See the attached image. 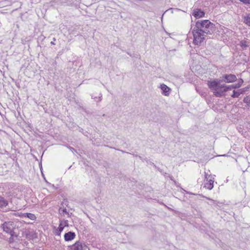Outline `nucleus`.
<instances>
[{
	"label": "nucleus",
	"mask_w": 250,
	"mask_h": 250,
	"mask_svg": "<svg viewBox=\"0 0 250 250\" xmlns=\"http://www.w3.org/2000/svg\"><path fill=\"white\" fill-rule=\"evenodd\" d=\"M208 200H210L209 198H207Z\"/></svg>",
	"instance_id": "obj_30"
},
{
	"label": "nucleus",
	"mask_w": 250,
	"mask_h": 250,
	"mask_svg": "<svg viewBox=\"0 0 250 250\" xmlns=\"http://www.w3.org/2000/svg\"><path fill=\"white\" fill-rule=\"evenodd\" d=\"M24 216L28 217V218L32 220H34L36 218V216L34 214H32V213H25L24 214Z\"/></svg>",
	"instance_id": "obj_16"
},
{
	"label": "nucleus",
	"mask_w": 250,
	"mask_h": 250,
	"mask_svg": "<svg viewBox=\"0 0 250 250\" xmlns=\"http://www.w3.org/2000/svg\"><path fill=\"white\" fill-rule=\"evenodd\" d=\"M243 83V80L242 79H240L239 81V82L238 83H240V87L241 86L242 83Z\"/></svg>",
	"instance_id": "obj_24"
},
{
	"label": "nucleus",
	"mask_w": 250,
	"mask_h": 250,
	"mask_svg": "<svg viewBox=\"0 0 250 250\" xmlns=\"http://www.w3.org/2000/svg\"><path fill=\"white\" fill-rule=\"evenodd\" d=\"M8 205V202L3 198L0 197V208L6 207Z\"/></svg>",
	"instance_id": "obj_14"
},
{
	"label": "nucleus",
	"mask_w": 250,
	"mask_h": 250,
	"mask_svg": "<svg viewBox=\"0 0 250 250\" xmlns=\"http://www.w3.org/2000/svg\"><path fill=\"white\" fill-rule=\"evenodd\" d=\"M119 150V149H118ZM120 151H121L122 153H125L126 152L125 151H124V150H120Z\"/></svg>",
	"instance_id": "obj_27"
},
{
	"label": "nucleus",
	"mask_w": 250,
	"mask_h": 250,
	"mask_svg": "<svg viewBox=\"0 0 250 250\" xmlns=\"http://www.w3.org/2000/svg\"><path fill=\"white\" fill-rule=\"evenodd\" d=\"M100 95H101V96H99V102H100V101H101L102 100V95H101V94H100Z\"/></svg>",
	"instance_id": "obj_25"
},
{
	"label": "nucleus",
	"mask_w": 250,
	"mask_h": 250,
	"mask_svg": "<svg viewBox=\"0 0 250 250\" xmlns=\"http://www.w3.org/2000/svg\"><path fill=\"white\" fill-rule=\"evenodd\" d=\"M243 90L242 89H240L237 90H234L231 96L232 98H238L241 94L243 93Z\"/></svg>",
	"instance_id": "obj_12"
},
{
	"label": "nucleus",
	"mask_w": 250,
	"mask_h": 250,
	"mask_svg": "<svg viewBox=\"0 0 250 250\" xmlns=\"http://www.w3.org/2000/svg\"><path fill=\"white\" fill-rule=\"evenodd\" d=\"M76 235L75 233L72 231H69L65 233L64 235V240L66 241H69L74 239Z\"/></svg>",
	"instance_id": "obj_8"
},
{
	"label": "nucleus",
	"mask_w": 250,
	"mask_h": 250,
	"mask_svg": "<svg viewBox=\"0 0 250 250\" xmlns=\"http://www.w3.org/2000/svg\"><path fill=\"white\" fill-rule=\"evenodd\" d=\"M192 34L193 36V42L195 44L199 45L205 39L208 34L204 33L196 27H194L192 30Z\"/></svg>",
	"instance_id": "obj_3"
},
{
	"label": "nucleus",
	"mask_w": 250,
	"mask_h": 250,
	"mask_svg": "<svg viewBox=\"0 0 250 250\" xmlns=\"http://www.w3.org/2000/svg\"><path fill=\"white\" fill-rule=\"evenodd\" d=\"M59 213L61 215H62V216H64L65 215H68V213L67 211V210L66 208H60Z\"/></svg>",
	"instance_id": "obj_17"
},
{
	"label": "nucleus",
	"mask_w": 250,
	"mask_h": 250,
	"mask_svg": "<svg viewBox=\"0 0 250 250\" xmlns=\"http://www.w3.org/2000/svg\"><path fill=\"white\" fill-rule=\"evenodd\" d=\"M103 117L105 116V114H104L103 115Z\"/></svg>",
	"instance_id": "obj_29"
},
{
	"label": "nucleus",
	"mask_w": 250,
	"mask_h": 250,
	"mask_svg": "<svg viewBox=\"0 0 250 250\" xmlns=\"http://www.w3.org/2000/svg\"><path fill=\"white\" fill-rule=\"evenodd\" d=\"M195 27L208 34H211L214 29V24L207 20L198 21Z\"/></svg>",
	"instance_id": "obj_2"
},
{
	"label": "nucleus",
	"mask_w": 250,
	"mask_h": 250,
	"mask_svg": "<svg viewBox=\"0 0 250 250\" xmlns=\"http://www.w3.org/2000/svg\"><path fill=\"white\" fill-rule=\"evenodd\" d=\"M51 44H52V45H54V44H55V43H54V41L51 42Z\"/></svg>",
	"instance_id": "obj_26"
},
{
	"label": "nucleus",
	"mask_w": 250,
	"mask_h": 250,
	"mask_svg": "<svg viewBox=\"0 0 250 250\" xmlns=\"http://www.w3.org/2000/svg\"><path fill=\"white\" fill-rule=\"evenodd\" d=\"M239 87H240V83H236L231 85H227V88L228 90L238 88Z\"/></svg>",
	"instance_id": "obj_15"
},
{
	"label": "nucleus",
	"mask_w": 250,
	"mask_h": 250,
	"mask_svg": "<svg viewBox=\"0 0 250 250\" xmlns=\"http://www.w3.org/2000/svg\"><path fill=\"white\" fill-rule=\"evenodd\" d=\"M193 15L196 18H200L204 16L205 12L201 9H196L193 10Z\"/></svg>",
	"instance_id": "obj_9"
},
{
	"label": "nucleus",
	"mask_w": 250,
	"mask_h": 250,
	"mask_svg": "<svg viewBox=\"0 0 250 250\" xmlns=\"http://www.w3.org/2000/svg\"><path fill=\"white\" fill-rule=\"evenodd\" d=\"M14 237H16L15 236H10L9 238V243H13L14 242Z\"/></svg>",
	"instance_id": "obj_21"
},
{
	"label": "nucleus",
	"mask_w": 250,
	"mask_h": 250,
	"mask_svg": "<svg viewBox=\"0 0 250 250\" xmlns=\"http://www.w3.org/2000/svg\"><path fill=\"white\" fill-rule=\"evenodd\" d=\"M68 148L71 150L72 151V152H73L74 151H76V150H75V149L71 146H68Z\"/></svg>",
	"instance_id": "obj_23"
},
{
	"label": "nucleus",
	"mask_w": 250,
	"mask_h": 250,
	"mask_svg": "<svg viewBox=\"0 0 250 250\" xmlns=\"http://www.w3.org/2000/svg\"><path fill=\"white\" fill-rule=\"evenodd\" d=\"M205 179H206V180L208 181L209 179H211L212 176L211 175H208L206 172H205Z\"/></svg>",
	"instance_id": "obj_19"
},
{
	"label": "nucleus",
	"mask_w": 250,
	"mask_h": 250,
	"mask_svg": "<svg viewBox=\"0 0 250 250\" xmlns=\"http://www.w3.org/2000/svg\"><path fill=\"white\" fill-rule=\"evenodd\" d=\"M221 78V81L226 83H233L237 80L236 76L232 74H224L222 76Z\"/></svg>",
	"instance_id": "obj_5"
},
{
	"label": "nucleus",
	"mask_w": 250,
	"mask_h": 250,
	"mask_svg": "<svg viewBox=\"0 0 250 250\" xmlns=\"http://www.w3.org/2000/svg\"><path fill=\"white\" fill-rule=\"evenodd\" d=\"M240 44H241V46L243 48H245V47H246L248 46L247 42L245 41H241L240 42Z\"/></svg>",
	"instance_id": "obj_18"
},
{
	"label": "nucleus",
	"mask_w": 250,
	"mask_h": 250,
	"mask_svg": "<svg viewBox=\"0 0 250 250\" xmlns=\"http://www.w3.org/2000/svg\"><path fill=\"white\" fill-rule=\"evenodd\" d=\"M1 228L5 233L9 234L10 236H15L17 237L18 235L15 234V232L14 231V229L15 228V226L13 222H5L4 223L1 224Z\"/></svg>",
	"instance_id": "obj_4"
},
{
	"label": "nucleus",
	"mask_w": 250,
	"mask_h": 250,
	"mask_svg": "<svg viewBox=\"0 0 250 250\" xmlns=\"http://www.w3.org/2000/svg\"><path fill=\"white\" fill-rule=\"evenodd\" d=\"M214 180L211 179H209L205 184V187L207 188L210 190L213 188Z\"/></svg>",
	"instance_id": "obj_11"
},
{
	"label": "nucleus",
	"mask_w": 250,
	"mask_h": 250,
	"mask_svg": "<svg viewBox=\"0 0 250 250\" xmlns=\"http://www.w3.org/2000/svg\"><path fill=\"white\" fill-rule=\"evenodd\" d=\"M160 88L162 91V93L165 96H168L169 94L170 88L165 84H161Z\"/></svg>",
	"instance_id": "obj_10"
},
{
	"label": "nucleus",
	"mask_w": 250,
	"mask_h": 250,
	"mask_svg": "<svg viewBox=\"0 0 250 250\" xmlns=\"http://www.w3.org/2000/svg\"><path fill=\"white\" fill-rule=\"evenodd\" d=\"M68 226V223L67 220L61 221L58 229L57 230V234L60 235L61 232L63 230L64 227Z\"/></svg>",
	"instance_id": "obj_7"
},
{
	"label": "nucleus",
	"mask_w": 250,
	"mask_h": 250,
	"mask_svg": "<svg viewBox=\"0 0 250 250\" xmlns=\"http://www.w3.org/2000/svg\"><path fill=\"white\" fill-rule=\"evenodd\" d=\"M87 246L80 241H77L71 246L72 250H86Z\"/></svg>",
	"instance_id": "obj_6"
},
{
	"label": "nucleus",
	"mask_w": 250,
	"mask_h": 250,
	"mask_svg": "<svg viewBox=\"0 0 250 250\" xmlns=\"http://www.w3.org/2000/svg\"><path fill=\"white\" fill-rule=\"evenodd\" d=\"M244 22L250 26V13L246 14L243 17Z\"/></svg>",
	"instance_id": "obj_13"
},
{
	"label": "nucleus",
	"mask_w": 250,
	"mask_h": 250,
	"mask_svg": "<svg viewBox=\"0 0 250 250\" xmlns=\"http://www.w3.org/2000/svg\"><path fill=\"white\" fill-rule=\"evenodd\" d=\"M53 41H56V39H55V38H54L53 39Z\"/></svg>",
	"instance_id": "obj_28"
},
{
	"label": "nucleus",
	"mask_w": 250,
	"mask_h": 250,
	"mask_svg": "<svg viewBox=\"0 0 250 250\" xmlns=\"http://www.w3.org/2000/svg\"><path fill=\"white\" fill-rule=\"evenodd\" d=\"M221 79H214L208 81L207 84L209 89L213 90V94L217 97H221L225 95V93L228 89L227 85L225 84H222Z\"/></svg>",
	"instance_id": "obj_1"
},
{
	"label": "nucleus",
	"mask_w": 250,
	"mask_h": 250,
	"mask_svg": "<svg viewBox=\"0 0 250 250\" xmlns=\"http://www.w3.org/2000/svg\"><path fill=\"white\" fill-rule=\"evenodd\" d=\"M240 1L243 2L245 4H250V0H239Z\"/></svg>",
	"instance_id": "obj_22"
},
{
	"label": "nucleus",
	"mask_w": 250,
	"mask_h": 250,
	"mask_svg": "<svg viewBox=\"0 0 250 250\" xmlns=\"http://www.w3.org/2000/svg\"><path fill=\"white\" fill-rule=\"evenodd\" d=\"M244 102L246 103V104H249L250 103V99L249 97H245L244 99V100H243Z\"/></svg>",
	"instance_id": "obj_20"
}]
</instances>
